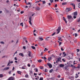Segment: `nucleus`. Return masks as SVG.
<instances>
[{
  "label": "nucleus",
  "instance_id": "obj_1",
  "mask_svg": "<svg viewBox=\"0 0 80 80\" xmlns=\"http://www.w3.org/2000/svg\"><path fill=\"white\" fill-rule=\"evenodd\" d=\"M60 30H61V28L60 27H58V29H57V31H58L57 34H58V33H60Z\"/></svg>",
  "mask_w": 80,
  "mask_h": 80
},
{
  "label": "nucleus",
  "instance_id": "obj_2",
  "mask_svg": "<svg viewBox=\"0 0 80 80\" xmlns=\"http://www.w3.org/2000/svg\"><path fill=\"white\" fill-rule=\"evenodd\" d=\"M10 69V67H7L6 68H4L3 69V71H6V70H9Z\"/></svg>",
  "mask_w": 80,
  "mask_h": 80
},
{
  "label": "nucleus",
  "instance_id": "obj_3",
  "mask_svg": "<svg viewBox=\"0 0 80 80\" xmlns=\"http://www.w3.org/2000/svg\"><path fill=\"white\" fill-rule=\"evenodd\" d=\"M51 39H52L51 37H48L46 38V41H48L49 40H50Z\"/></svg>",
  "mask_w": 80,
  "mask_h": 80
},
{
  "label": "nucleus",
  "instance_id": "obj_4",
  "mask_svg": "<svg viewBox=\"0 0 80 80\" xmlns=\"http://www.w3.org/2000/svg\"><path fill=\"white\" fill-rule=\"evenodd\" d=\"M47 65L48 66H49V68H51L52 67V65L50 63H48Z\"/></svg>",
  "mask_w": 80,
  "mask_h": 80
},
{
  "label": "nucleus",
  "instance_id": "obj_5",
  "mask_svg": "<svg viewBox=\"0 0 80 80\" xmlns=\"http://www.w3.org/2000/svg\"><path fill=\"white\" fill-rule=\"evenodd\" d=\"M28 56L29 57H31V54H32V52H31L28 51Z\"/></svg>",
  "mask_w": 80,
  "mask_h": 80
},
{
  "label": "nucleus",
  "instance_id": "obj_6",
  "mask_svg": "<svg viewBox=\"0 0 80 80\" xmlns=\"http://www.w3.org/2000/svg\"><path fill=\"white\" fill-rule=\"evenodd\" d=\"M42 40H43V39L42 38H39L38 41H39V42L42 41Z\"/></svg>",
  "mask_w": 80,
  "mask_h": 80
},
{
  "label": "nucleus",
  "instance_id": "obj_7",
  "mask_svg": "<svg viewBox=\"0 0 80 80\" xmlns=\"http://www.w3.org/2000/svg\"><path fill=\"white\" fill-rule=\"evenodd\" d=\"M73 15L74 16H77V12H74Z\"/></svg>",
  "mask_w": 80,
  "mask_h": 80
},
{
  "label": "nucleus",
  "instance_id": "obj_8",
  "mask_svg": "<svg viewBox=\"0 0 80 80\" xmlns=\"http://www.w3.org/2000/svg\"><path fill=\"white\" fill-rule=\"evenodd\" d=\"M8 80H13V78L12 77H11L9 78Z\"/></svg>",
  "mask_w": 80,
  "mask_h": 80
},
{
  "label": "nucleus",
  "instance_id": "obj_9",
  "mask_svg": "<svg viewBox=\"0 0 80 80\" xmlns=\"http://www.w3.org/2000/svg\"><path fill=\"white\" fill-rule=\"evenodd\" d=\"M63 18L65 22L66 23H67V21L65 18L64 17H63Z\"/></svg>",
  "mask_w": 80,
  "mask_h": 80
},
{
  "label": "nucleus",
  "instance_id": "obj_10",
  "mask_svg": "<svg viewBox=\"0 0 80 80\" xmlns=\"http://www.w3.org/2000/svg\"><path fill=\"white\" fill-rule=\"evenodd\" d=\"M40 8H39V7H37L36 8V10H40Z\"/></svg>",
  "mask_w": 80,
  "mask_h": 80
},
{
  "label": "nucleus",
  "instance_id": "obj_11",
  "mask_svg": "<svg viewBox=\"0 0 80 80\" xmlns=\"http://www.w3.org/2000/svg\"><path fill=\"white\" fill-rule=\"evenodd\" d=\"M19 55H20V56H22V57H23L24 56V55H23V53H19Z\"/></svg>",
  "mask_w": 80,
  "mask_h": 80
},
{
  "label": "nucleus",
  "instance_id": "obj_12",
  "mask_svg": "<svg viewBox=\"0 0 80 80\" xmlns=\"http://www.w3.org/2000/svg\"><path fill=\"white\" fill-rule=\"evenodd\" d=\"M10 60L9 61V62H8L7 66H9V67H10Z\"/></svg>",
  "mask_w": 80,
  "mask_h": 80
},
{
  "label": "nucleus",
  "instance_id": "obj_13",
  "mask_svg": "<svg viewBox=\"0 0 80 80\" xmlns=\"http://www.w3.org/2000/svg\"><path fill=\"white\" fill-rule=\"evenodd\" d=\"M59 67H64V65L60 64V65H59Z\"/></svg>",
  "mask_w": 80,
  "mask_h": 80
},
{
  "label": "nucleus",
  "instance_id": "obj_14",
  "mask_svg": "<svg viewBox=\"0 0 80 80\" xmlns=\"http://www.w3.org/2000/svg\"><path fill=\"white\" fill-rule=\"evenodd\" d=\"M69 11V8H66V12H68Z\"/></svg>",
  "mask_w": 80,
  "mask_h": 80
},
{
  "label": "nucleus",
  "instance_id": "obj_15",
  "mask_svg": "<svg viewBox=\"0 0 80 80\" xmlns=\"http://www.w3.org/2000/svg\"><path fill=\"white\" fill-rule=\"evenodd\" d=\"M72 18V16H68V19H70Z\"/></svg>",
  "mask_w": 80,
  "mask_h": 80
},
{
  "label": "nucleus",
  "instance_id": "obj_16",
  "mask_svg": "<svg viewBox=\"0 0 80 80\" xmlns=\"http://www.w3.org/2000/svg\"><path fill=\"white\" fill-rule=\"evenodd\" d=\"M52 57H49L48 58V60H49V61H50V60H51V59H52Z\"/></svg>",
  "mask_w": 80,
  "mask_h": 80
},
{
  "label": "nucleus",
  "instance_id": "obj_17",
  "mask_svg": "<svg viewBox=\"0 0 80 80\" xmlns=\"http://www.w3.org/2000/svg\"><path fill=\"white\" fill-rule=\"evenodd\" d=\"M58 40H60V41H62V40L61 39H62V38L58 37Z\"/></svg>",
  "mask_w": 80,
  "mask_h": 80
},
{
  "label": "nucleus",
  "instance_id": "obj_18",
  "mask_svg": "<svg viewBox=\"0 0 80 80\" xmlns=\"http://www.w3.org/2000/svg\"><path fill=\"white\" fill-rule=\"evenodd\" d=\"M66 4H67V2H64L62 3V5H66Z\"/></svg>",
  "mask_w": 80,
  "mask_h": 80
},
{
  "label": "nucleus",
  "instance_id": "obj_19",
  "mask_svg": "<svg viewBox=\"0 0 80 80\" xmlns=\"http://www.w3.org/2000/svg\"><path fill=\"white\" fill-rule=\"evenodd\" d=\"M71 5H72L73 7H75V4L74 3H71L70 4Z\"/></svg>",
  "mask_w": 80,
  "mask_h": 80
},
{
  "label": "nucleus",
  "instance_id": "obj_20",
  "mask_svg": "<svg viewBox=\"0 0 80 80\" xmlns=\"http://www.w3.org/2000/svg\"><path fill=\"white\" fill-rule=\"evenodd\" d=\"M61 60V58H60L58 59V62H60V61Z\"/></svg>",
  "mask_w": 80,
  "mask_h": 80
},
{
  "label": "nucleus",
  "instance_id": "obj_21",
  "mask_svg": "<svg viewBox=\"0 0 80 80\" xmlns=\"http://www.w3.org/2000/svg\"><path fill=\"white\" fill-rule=\"evenodd\" d=\"M78 74H76L75 78H78Z\"/></svg>",
  "mask_w": 80,
  "mask_h": 80
},
{
  "label": "nucleus",
  "instance_id": "obj_22",
  "mask_svg": "<svg viewBox=\"0 0 80 80\" xmlns=\"http://www.w3.org/2000/svg\"><path fill=\"white\" fill-rule=\"evenodd\" d=\"M40 69H41L42 70H43V66H40Z\"/></svg>",
  "mask_w": 80,
  "mask_h": 80
},
{
  "label": "nucleus",
  "instance_id": "obj_23",
  "mask_svg": "<svg viewBox=\"0 0 80 80\" xmlns=\"http://www.w3.org/2000/svg\"><path fill=\"white\" fill-rule=\"evenodd\" d=\"M76 51H77L76 53H78V52H80V50L78 49H77L76 50Z\"/></svg>",
  "mask_w": 80,
  "mask_h": 80
},
{
  "label": "nucleus",
  "instance_id": "obj_24",
  "mask_svg": "<svg viewBox=\"0 0 80 80\" xmlns=\"http://www.w3.org/2000/svg\"><path fill=\"white\" fill-rule=\"evenodd\" d=\"M42 4H45L46 3L45 1H42Z\"/></svg>",
  "mask_w": 80,
  "mask_h": 80
},
{
  "label": "nucleus",
  "instance_id": "obj_25",
  "mask_svg": "<svg viewBox=\"0 0 80 80\" xmlns=\"http://www.w3.org/2000/svg\"><path fill=\"white\" fill-rule=\"evenodd\" d=\"M17 73H18V74H20V73H21V72L19 71H18Z\"/></svg>",
  "mask_w": 80,
  "mask_h": 80
},
{
  "label": "nucleus",
  "instance_id": "obj_26",
  "mask_svg": "<svg viewBox=\"0 0 80 80\" xmlns=\"http://www.w3.org/2000/svg\"><path fill=\"white\" fill-rule=\"evenodd\" d=\"M32 17H30L29 18V21H32Z\"/></svg>",
  "mask_w": 80,
  "mask_h": 80
},
{
  "label": "nucleus",
  "instance_id": "obj_27",
  "mask_svg": "<svg viewBox=\"0 0 80 80\" xmlns=\"http://www.w3.org/2000/svg\"><path fill=\"white\" fill-rule=\"evenodd\" d=\"M2 77H3V74H0V78H2Z\"/></svg>",
  "mask_w": 80,
  "mask_h": 80
},
{
  "label": "nucleus",
  "instance_id": "obj_28",
  "mask_svg": "<svg viewBox=\"0 0 80 80\" xmlns=\"http://www.w3.org/2000/svg\"><path fill=\"white\" fill-rule=\"evenodd\" d=\"M31 48H32V49H34L35 48V47L33 46H31Z\"/></svg>",
  "mask_w": 80,
  "mask_h": 80
},
{
  "label": "nucleus",
  "instance_id": "obj_29",
  "mask_svg": "<svg viewBox=\"0 0 80 80\" xmlns=\"http://www.w3.org/2000/svg\"><path fill=\"white\" fill-rule=\"evenodd\" d=\"M34 70H35V72H38V69L36 68V69H35Z\"/></svg>",
  "mask_w": 80,
  "mask_h": 80
},
{
  "label": "nucleus",
  "instance_id": "obj_30",
  "mask_svg": "<svg viewBox=\"0 0 80 80\" xmlns=\"http://www.w3.org/2000/svg\"><path fill=\"white\" fill-rule=\"evenodd\" d=\"M52 72H53V69H51L49 71L50 73H52Z\"/></svg>",
  "mask_w": 80,
  "mask_h": 80
},
{
  "label": "nucleus",
  "instance_id": "obj_31",
  "mask_svg": "<svg viewBox=\"0 0 80 80\" xmlns=\"http://www.w3.org/2000/svg\"><path fill=\"white\" fill-rule=\"evenodd\" d=\"M23 23L22 22H21L20 24V25L22 26V27H23Z\"/></svg>",
  "mask_w": 80,
  "mask_h": 80
},
{
  "label": "nucleus",
  "instance_id": "obj_32",
  "mask_svg": "<svg viewBox=\"0 0 80 80\" xmlns=\"http://www.w3.org/2000/svg\"><path fill=\"white\" fill-rule=\"evenodd\" d=\"M0 43L1 44H5V43L3 41L1 42Z\"/></svg>",
  "mask_w": 80,
  "mask_h": 80
},
{
  "label": "nucleus",
  "instance_id": "obj_33",
  "mask_svg": "<svg viewBox=\"0 0 80 80\" xmlns=\"http://www.w3.org/2000/svg\"><path fill=\"white\" fill-rule=\"evenodd\" d=\"M49 1L51 3H53V0H50Z\"/></svg>",
  "mask_w": 80,
  "mask_h": 80
},
{
  "label": "nucleus",
  "instance_id": "obj_34",
  "mask_svg": "<svg viewBox=\"0 0 80 80\" xmlns=\"http://www.w3.org/2000/svg\"><path fill=\"white\" fill-rule=\"evenodd\" d=\"M68 60H70V59H71V58H70V57L68 56Z\"/></svg>",
  "mask_w": 80,
  "mask_h": 80
},
{
  "label": "nucleus",
  "instance_id": "obj_35",
  "mask_svg": "<svg viewBox=\"0 0 80 80\" xmlns=\"http://www.w3.org/2000/svg\"><path fill=\"white\" fill-rule=\"evenodd\" d=\"M38 62H39V63H40L41 62H42V60H39L38 61Z\"/></svg>",
  "mask_w": 80,
  "mask_h": 80
},
{
  "label": "nucleus",
  "instance_id": "obj_36",
  "mask_svg": "<svg viewBox=\"0 0 80 80\" xmlns=\"http://www.w3.org/2000/svg\"><path fill=\"white\" fill-rule=\"evenodd\" d=\"M73 64L74 65H75V64H77V63L75 62V61H74L73 62Z\"/></svg>",
  "mask_w": 80,
  "mask_h": 80
},
{
  "label": "nucleus",
  "instance_id": "obj_37",
  "mask_svg": "<svg viewBox=\"0 0 80 80\" xmlns=\"http://www.w3.org/2000/svg\"><path fill=\"white\" fill-rule=\"evenodd\" d=\"M78 7L80 8V3H79L78 5Z\"/></svg>",
  "mask_w": 80,
  "mask_h": 80
},
{
  "label": "nucleus",
  "instance_id": "obj_38",
  "mask_svg": "<svg viewBox=\"0 0 80 80\" xmlns=\"http://www.w3.org/2000/svg\"><path fill=\"white\" fill-rule=\"evenodd\" d=\"M29 23L30 25H32V22H31V21H29Z\"/></svg>",
  "mask_w": 80,
  "mask_h": 80
},
{
  "label": "nucleus",
  "instance_id": "obj_39",
  "mask_svg": "<svg viewBox=\"0 0 80 80\" xmlns=\"http://www.w3.org/2000/svg\"><path fill=\"white\" fill-rule=\"evenodd\" d=\"M8 73H9V75H10V74H11V73H12V71H11L9 72Z\"/></svg>",
  "mask_w": 80,
  "mask_h": 80
},
{
  "label": "nucleus",
  "instance_id": "obj_40",
  "mask_svg": "<svg viewBox=\"0 0 80 80\" xmlns=\"http://www.w3.org/2000/svg\"><path fill=\"white\" fill-rule=\"evenodd\" d=\"M56 33L55 32H54V33H53L52 35V36H53V35H55V34Z\"/></svg>",
  "mask_w": 80,
  "mask_h": 80
},
{
  "label": "nucleus",
  "instance_id": "obj_41",
  "mask_svg": "<svg viewBox=\"0 0 80 80\" xmlns=\"http://www.w3.org/2000/svg\"><path fill=\"white\" fill-rule=\"evenodd\" d=\"M77 22H80V19H78L77 21Z\"/></svg>",
  "mask_w": 80,
  "mask_h": 80
},
{
  "label": "nucleus",
  "instance_id": "obj_42",
  "mask_svg": "<svg viewBox=\"0 0 80 80\" xmlns=\"http://www.w3.org/2000/svg\"><path fill=\"white\" fill-rule=\"evenodd\" d=\"M45 50H47V51H48V49H47V48H45L44 50V51H45Z\"/></svg>",
  "mask_w": 80,
  "mask_h": 80
},
{
  "label": "nucleus",
  "instance_id": "obj_43",
  "mask_svg": "<svg viewBox=\"0 0 80 80\" xmlns=\"http://www.w3.org/2000/svg\"><path fill=\"white\" fill-rule=\"evenodd\" d=\"M58 78H59L60 77H61L60 75H59L57 76Z\"/></svg>",
  "mask_w": 80,
  "mask_h": 80
},
{
  "label": "nucleus",
  "instance_id": "obj_44",
  "mask_svg": "<svg viewBox=\"0 0 80 80\" xmlns=\"http://www.w3.org/2000/svg\"><path fill=\"white\" fill-rule=\"evenodd\" d=\"M71 67H75L74 66V65L71 64Z\"/></svg>",
  "mask_w": 80,
  "mask_h": 80
},
{
  "label": "nucleus",
  "instance_id": "obj_45",
  "mask_svg": "<svg viewBox=\"0 0 80 80\" xmlns=\"http://www.w3.org/2000/svg\"><path fill=\"white\" fill-rule=\"evenodd\" d=\"M23 49H25V50L26 49V47L25 46H23Z\"/></svg>",
  "mask_w": 80,
  "mask_h": 80
},
{
  "label": "nucleus",
  "instance_id": "obj_46",
  "mask_svg": "<svg viewBox=\"0 0 80 80\" xmlns=\"http://www.w3.org/2000/svg\"><path fill=\"white\" fill-rule=\"evenodd\" d=\"M32 68H35V66L33 65H32Z\"/></svg>",
  "mask_w": 80,
  "mask_h": 80
},
{
  "label": "nucleus",
  "instance_id": "obj_47",
  "mask_svg": "<svg viewBox=\"0 0 80 80\" xmlns=\"http://www.w3.org/2000/svg\"><path fill=\"white\" fill-rule=\"evenodd\" d=\"M17 51H16L15 53H14L13 56H14V55H15V54H17Z\"/></svg>",
  "mask_w": 80,
  "mask_h": 80
},
{
  "label": "nucleus",
  "instance_id": "obj_48",
  "mask_svg": "<svg viewBox=\"0 0 80 80\" xmlns=\"http://www.w3.org/2000/svg\"><path fill=\"white\" fill-rule=\"evenodd\" d=\"M76 16H74L73 18H74L75 19L77 18V17Z\"/></svg>",
  "mask_w": 80,
  "mask_h": 80
},
{
  "label": "nucleus",
  "instance_id": "obj_49",
  "mask_svg": "<svg viewBox=\"0 0 80 80\" xmlns=\"http://www.w3.org/2000/svg\"><path fill=\"white\" fill-rule=\"evenodd\" d=\"M24 13V12L23 11H21L20 12V13L21 14H22V13Z\"/></svg>",
  "mask_w": 80,
  "mask_h": 80
},
{
  "label": "nucleus",
  "instance_id": "obj_50",
  "mask_svg": "<svg viewBox=\"0 0 80 80\" xmlns=\"http://www.w3.org/2000/svg\"><path fill=\"white\" fill-rule=\"evenodd\" d=\"M75 37H77V36L78 35L77 33H75Z\"/></svg>",
  "mask_w": 80,
  "mask_h": 80
},
{
  "label": "nucleus",
  "instance_id": "obj_51",
  "mask_svg": "<svg viewBox=\"0 0 80 80\" xmlns=\"http://www.w3.org/2000/svg\"><path fill=\"white\" fill-rule=\"evenodd\" d=\"M40 80H43V78H40L39 79Z\"/></svg>",
  "mask_w": 80,
  "mask_h": 80
},
{
  "label": "nucleus",
  "instance_id": "obj_52",
  "mask_svg": "<svg viewBox=\"0 0 80 80\" xmlns=\"http://www.w3.org/2000/svg\"><path fill=\"white\" fill-rule=\"evenodd\" d=\"M14 60H17V57H15L14 58Z\"/></svg>",
  "mask_w": 80,
  "mask_h": 80
},
{
  "label": "nucleus",
  "instance_id": "obj_53",
  "mask_svg": "<svg viewBox=\"0 0 80 80\" xmlns=\"http://www.w3.org/2000/svg\"><path fill=\"white\" fill-rule=\"evenodd\" d=\"M30 73L31 74L32 73V71L31 70L29 71Z\"/></svg>",
  "mask_w": 80,
  "mask_h": 80
},
{
  "label": "nucleus",
  "instance_id": "obj_54",
  "mask_svg": "<svg viewBox=\"0 0 80 80\" xmlns=\"http://www.w3.org/2000/svg\"><path fill=\"white\" fill-rule=\"evenodd\" d=\"M47 71H48L47 70V69H45V72H47Z\"/></svg>",
  "mask_w": 80,
  "mask_h": 80
},
{
  "label": "nucleus",
  "instance_id": "obj_55",
  "mask_svg": "<svg viewBox=\"0 0 80 80\" xmlns=\"http://www.w3.org/2000/svg\"><path fill=\"white\" fill-rule=\"evenodd\" d=\"M13 63V61H11V62H10V63Z\"/></svg>",
  "mask_w": 80,
  "mask_h": 80
},
{
  "label": "nucleus",
  "instance_id": "obj_56",
  "mask_svg": "<svg viewBox=\"0 0 80 80\" xmlns=\"http://www.w3.org/2000/svg\"><path fill=\"white\" fill-rule=\"evenodd\" d=\"M15 70V68L14 67H13L12 69V70Z\"/></svg>",
  "mask_w": 80,
  "mask_h": 80
},
{
  "label": "nucleus",
  "instance_id": "obj_57",
  "mask_svg": "<svg viewBox=\"0 0 80 80\" xmlns=\"http://www.w3.org/2000/svg\"><path fill=\"white\" fill-rule=\"evenodd\" d=\"M61 50L62 51H63L64 50V49H63V48H61Z\"/></svg>",
  "mask_w": 80,
  "mask_h": 80
},
{
  "label": "nucleus",
  "instance_id": "obj_58",
  "mask_svg": "<svg viewBox=\"0 0 80 80\" xmlns=\"http://www.w3.org/2000/svg\"><path fill=\"white\" fill-rule=\"evenodd\" d=\"M25 77H28V75H26Z\"/></svg>",
  "mask_w": 80,
  "mask_h": 80
},
{
  "label": "nucleus",
  "instance_id": "obj_59",
  "mask_svg": "<svg viewBox=\"0 0 80 80\" xmlns=\"http://www.w3.org/2000/svg\"><path fill=\"white\" fill-rule=\"evenodd\" d=\"M71 10H72V8H69V11H71Z\"/></svg>",
  "mask_w": 80,
  "mask_h": 80
},
{
  "label": "nucleus",
  "instance_id": "obj_60",
  "mask_svg": "<svg viewBox=\"0 0 80 80\" xmlns=\"http://www.w3.org/2000/svg\"><path fill=\"white\" fill-rule=\"evenodd\" d=\"M61 44H62V42H60L59 43V45H61Z\"/></svg>",
  "mask_w": 80,
  "mask_h": 80
},
{
  "label": "nucleus",
  "instance_id": "obj_61",
  "mask_svg": "<svg viewBox=\"0 0 80 80\" xmlns=\"http://www.w3.org/2000/svg\"><path fill=\"white\" fill-rule=\"evenodd\" d=\"M55 8L57 7V4H55Z\"/></svg>",
  "mask_w": 80,
  "mask_h": 80
},
{
  "label": "nucleus",
  "instance_id": "obj_62",
  "mask_svg": "<svg viewBox=\"0 0 80 80\" xmlns=\"http://www.w3.org/2000/svg\"><path fill=\"white\" fill-rule=\"evenodd\" d=\"M43 55V52H42L41 53V55Z\"/></svg>",
  "mask_w": 80,
  "mask_h": 80
},
{
  "label": "nucleus",
  "instance_id": "obj_63",
  "mask_svg": "<svg viewBox=\"0 0 80 80\" xmlns=\"http://www.w3.org/2000/svg\"><path fill=\"white\" fill-rule=\"evenodd\" d=\"M8 2H9V0H8L6 1V3H8Z\"/></svg>",
  "mask_w": 80,
  "mask_h": 80
},
{
  "label": "nucleus",
  "instance_id": "obj_64",
  "mask_svg": "<svg viewBox=\"0 0 80 80\" xmlns=\"http://www.w3.org/2000/svg\"><path fill=\"white\" fill-rule=\"evenodd\" d=\"M77 2H80V0H77Z\"/></svg>",
  "mask_w": 80,
  "mask_h": 80
}]
</instances>
